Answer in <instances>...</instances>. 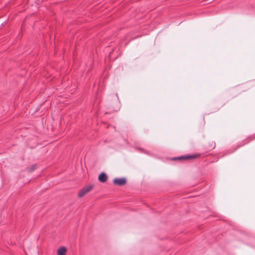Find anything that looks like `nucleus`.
Returning a JSON list of instances; mask_svg holds the SVG:
<instances>
[{"instance_id": "1", "label": "nucleus", "mask_w": 255, "mask_h": 255, "mask_svg": "<svg viewBox=\"0 0 255 255\" xmlns=\"http://www.w3.org/2000/svg\"><path fill=\"white\" fill-rule=\"evenodd\" d=\"M200 156V154H193L192 155H187L184 156H181L178 157H175L173 158L174 160H179V159H184V160H189L192 159L196 158H197Z\"/></svg>"}, {"instance_id": "2", "label": "nucleus", "mask_w": 255, "mask_h": 255, "mask_svg": "<svg viewBox=\"0 0 255 255\" xmlns=\"http://www.w3.org/2000/svg\"><path fill=\"white\" fill-rule=\"evenodd\" d=\"M93 186L92 185H89L82 189L78 193V197L81 198L83 197L85 195L93 189Z\"/></svg>"}, {"instance_id": "3", "label": "nucleus", "mask_w": 255, "mask_h": 255, "mask_svg": "<svg viewBox=\"0 0 255 255\" xmlns=\"http://www.w3.org/2000/svg\"><path fill=\"white\" fill-rule=\"evenodd\" d=\"M127 180L125 178H117L114 179L113 183L115 185L123 186L126 183Z\"/></svg>"}, {"instance_id": "4", "label": "nucleus", "mask_w": 255, "mask_h": 255, "mask_svg": "<svg viewBox=\"0 0 255 255\" xmlns=\"http://www.w3.org/2000/svg\"><path fill=\"white\" fill-rule=\"evenodd\" d=\"M107 178L108 176L105 172L101 173L98 177L99 181L103 183L105 182L107 180Z\"/></svg>"}, {"instance_id": "5", "label": "nucleus", "mask_w": 255, "mask_h": 255, "mask_svg": "<svg viewBox=\"0 0 255 255\" xmlns=\"http://www.w3.org/2000/svg\"><path fill=\"white\" fill-rule=\"evenodd\" d=\"M66 252V248L65 247H61L57 250L58 255H65Z\"/></svg>"}, {"instance_id": "6", "label": "nucleus", "mask_w": 255, "mask_h": 255, "mask_svg": "<svg viewBox=\"0 0 255 255\" xmlns=\"http://www.w3.org/2000/svg\"><path fill=\"white\" fill-rule=\"evenodd\" d=\"M255 139V134H253L252 135H251V136H249V137H248L246 139V140H247L248 139H249V142L250 141H251V140H253V139ZM244 142V141H242V143H241V144L238 146V147H241V146H243L244 145H245V144H246L247 143H248V142Z\"/></svg>"}, {"instance_id": "7", "label": "nucleus", "mask_w": 255, "mask_h": 255, "mask_svg": "<svg viewBox=\"0 0 255 255\" xmlns=\"http://www.w3.org/2000/svg\"><path fill=\"white\" fill-rule=\"evenodd\" d=\"M215 147V142L214 141H211L209 143V149L210 150L213 149Z\"/></svg>"}, {"instance_id": "8", "label": "nucleus", "mask_w": 255, "mask_h": 255, "mask_svg": "<svg viewBox=\"0 0 255 255\" xmlns=\"http://www.w3.org/2000/svg\"><path fill=\"white\" fill-rule=\"evenodd\" d=\"M36 168V165H33L31 168H27V170L29 172H31Z\"/></svg>"}, {"instance_id": "9", "label": "nucleus", "mask_w": 255, "mask_h": 255, "mask_svg": "<svg viewBox=\"0 0 255 255\" xmlns=\"http://www.w3.org/2000/svg\"><path fill=\"white\" fill-rule=\"evenodd\" d=\"M119 110V107H117L116 109L114 110L115 111H118Z\"/></svg>"}, {"instance_id": "10", "label": "nucleus", "mask_w": 255, "mask_h": 255, "mask_svg": "<svg viewBox=\"0 0 255 255\" xmlns=\"http://www.w3.org/2000/svg\"><path fill=\"white\" fill-rule=\"evenodd\" d=\"M116 96H117V97L118 98V96L117 94H116Z\"/></svg>"}]
</instances>
